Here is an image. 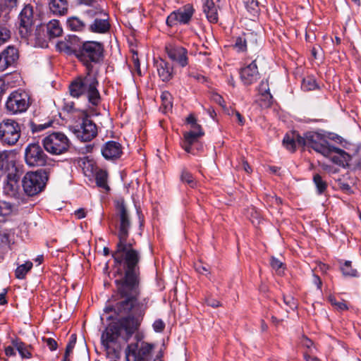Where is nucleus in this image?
I'll return each instance as SVG.
<instances>
[{"instance_id":"43","label":"nucleus","mask_w":361,"mask_h":361,"mask_svg":"<svg viewBox=\"0 0 361 361\" xmlns=\"http://www.w3.org/2000/svg\"><path fill=\"white\" fill-rule=\"evenodd\" d=\"M11 37V31L5 26L0 25V47Z\"/></svg>"},{"instance_id":"53","label":"nucleus","mask_w":361,"mask_h":361,"mask_svg":"<svg viewBox=\"0 0 361 361\" xmlns=\"http://www.w3.org/2000/svg\"><path fill=\"white\" fill-rule=\"evenodd\" d=\"M86 213L87 212L84 208H80L75 210L73 214L76 219H81L86 216Z\"/></svg>"},{"instance_id":"54","label":"nucleus","mask_w":361,"mask_h":361,"mask_svg":"<svg viewBox=\"0 0 361 361\" xmlns=\"http://www.w3.org/2000/svg\"><path fill=\"white\" fill-rule=\"evenodd\" d=\"M206 302L209 306L212 307H218L221 306V302L219 300L212 298H208L206 300Z\"/></svg>"},{"instance_id":"35","label":"nucleus","mask_w":361,"mask_h":361,"mask_svg":"<svg viewBox=\"0 0 361 361\" xmlns=\"http://www.w3.org/2000/svg\"><path fill=\"white\" fill-rule=\"evenodd\" d=\"M161 99L164 112L171 111L173 106L171 94L169 92H164L161 95Z\"/></svg>"},{"instance_id":"7","label":"nucleus","mask_w":361,"mask_h":361,"mask_svg":"<svg viewBox=\"0 0 361 361\" xmlns=\"http://www.w3.org/2000/svg\"><path fill=\"white\" fill-rule=\"evenodd\" d=\"M21 135L20 124L14 119L5 118L0 122V142L4 146H13Z\"/></svg>"},{"instance_id":"45","label":"nucleus","mask_w":361,"mask_h":361,"mask_svg":"<svg viewBox=\"0 0 361 361\" xmlns=\"http://www.w3.org/2000/svg\"><path fill=\"white\" fill-rule=\"evenodd\" d=\"M77 337L75 334H72L70 337V340L68 343L66 348V352L64 355V358L66 360L69 355L72 353L73 349L74 348L76 343Z\"/></svg>"},{"instance_id":"47","label":"nucleus","mask_w":361,"mask_h":361,"mask_svg":"<svg viewBox=\"0 0 361 361\" xmlns=\"http://www.w3.org/2000/svg\"><path fill=\"white\" fill-rule=\"evenodd\" d=\"M195 269L197 272L203 275H207L209 274V267L207 264H203L202 262H197L195 264Z\"/></svg>"},{"instance_id":"6","label":"nucleus","mask_w":361,"mask_h":361,"mask_svg":"<svg viewBox=\"0 0 361 361\" xmlns=\"http://www.w3.org/2000/svg\"><path fill=\"white\" fill-rule=\"evenodd\" d=\"M48 178V172L45 169L27 173L22 180L25 192L28 196L39 193L45 187Z\"/></svg>"},{"instance_id":"18","label":"nucleus","mask_w":361,"mask_h":361,"mask_svg":"<svg viewBox=\"0 0 361 361\" xmlns=\"http://www.w3.org/2000/svg\"><path fill=\"white\" fill-rule=\"evenodd\" d=\"M19 54L13 46H8L0 53V72L13 66L18 61Z\"/></svg>"},{"instance_id":"19","label":"nucleus","mask_w":361,"mask_h":361,"mask_svg":"<svg viewBox=\"0 0 361 361\" xmlns=\"http://www.w3.org/2000/svg\"><path fill=\"white\" fill-rule=\"evenodd\" d=\"M102 154L107 160H116L123 154L121 145L116 141H109L102 148Z\"/></svg>"},{"instance_id":"27","label":"nucleus","mask_w":361,"mask_h":361,"mask_svg":"<svg viewBox=\"0 0 361 361\" xmlns=\"http://www.w3.org/2000/svg\"><path fill=\"white\" fill-rule=\"evenodd\" d=\"M259 92L262 97V99L265 102L267 106H270L272 103L273 97L270 93L269 85L267 80H262L259 87Z\"/></svg>"},{"instance_id":"64","label":"nucleus","mask_w":361,"mask_h":361,"mask_svg":"<svg viewBox=\"0 0 361 361\" xmlns=\"http://www.w3.org/2000/svg\"><path fill=\"white\" fill-rule=\"evenodd\" d=\"M6 291L5 290L4 293H0V305H4L7 302L6 300Z\"/></svg>"},{"instance_id":"14","label":"nucleus","mask_w":361,"mask_h":361,"mask_svg":"<svg viewBox=\"0 0 361 361\" xmlns=\"http://www.w3.org/2000/svg\"><path fill=\"white\" fill-rule=\"evenodd\" d=\"M73 133L81 141L88 142L97 135V128L92 121L84 118L82 123L74 128Z\"/></svg>"},{"instance_id":"4","label":"nucleus","mask_w":361,"mask_h":361,"mask_svg":"<svg viewBox=\"0 0 361 361\" xmlns=\"http://www.w3.org/2000/svg\"><path fill=\"white\" fill-rule=\"evenodd\" d=\"M98 85L99 82L96 75L92 73V71H87L85 75L77 78L70 84L69 91L73 97L85 96L89 104L97 106L101 102Z\"/></svg>"},{"instance_id":"17","label":"nucleus","mask_w":361,"mask_h":361,"mask_svg":"<svg viewBox=\"0 0 361 361\" xmlns=\"http://www.w3.org/2000/svg\"><path fill=\"white\" fill-rule=\"evenodd\" d=\"M240 78L245 85H250L257 82L259 78V73L255 60L240 69Z\"/></svg>"},{"instance_id":"5","label":"nucleus","mask_w":361,"mask_h":361,"mask_svg":"<svg viewBox=\"0 0 361 361\" xmlns=\"http://www.w3.org/2000/svg\"><path fill=\"white\" fill-rule=\"evenodd\" d=\"M104 50V45L101 42L87 41L82 42L77 59L86 66L87 71H92V63L102 61Z\"/></svg>"},{"instance_id":"21","label":"nucleus","mask_w":361,"mask_h":361,"mask_svg":"<svg viewBox=\"0 0 361 361\" xmlns=\"http://www.w3.org/2000/svg\"><path fill=\"white\" fill-rule=\"evenodd\" d=\"M102 18H95L90 26V30L95 33H106L110 29V23L106 13H102Z\"/></svg>"},{"instance_id":"44","label":"nucleus","mask_w":361,"mask_h":361,"mask_svg":"<svg viewBox=\"0 0 361 361\" xmlns=\"http://www.w3.org/2000/svg\"><path fill=\"white\" fill-rule=\"evenodd\" d=\"M51 124H52L51 121H49V122L44 123L43 124H36L32 121L30 123V129H31L32 132L33 133H35L41 132V131L45 130L46 128L50 127L51 126Z\"/></svg>"},{"instance_id":"8","label":"nucleus","mask_w":361,"mask_h":361,"mask_svg":"<svg viewBox=\"0 0 361 361\" xmlns=\"http://www.w3.org/2000/svg\"><path fill=\"white\" fill-rule=\"evenodd\" d=\"M47 152L51 154H61L68 151L70 142L67 136L61 132H54L47 135L42 140Z\"/></svg>"},{"instance_id":"24","label":"nucleus","mask_w":361,"mask_h":361,"mask_svg":"<svg viewBox=\"0 0 361 361\" xmlns=\"http://www.w3.org/2000/svg\"><path fill=\"white\" fill-rule=\"evenodd\" d=\"M157 72L162 81H169L173 76V68L164 61L157 65Z\"/></svg>"},{"instance_id":"56","label":"nucleus","mask_w":361,"mask_h":361,"mask_svg":"<svg viewBox=\"0 0 361 361\" xmlns=\"http://www.w3.org/2000/svg\"><path fill=\"white\" fill-rule=\"evenodd\" d=\"M334 307L336 310H340V311H344V310H347L348 309V307L345 300L338 302L335 305Z\"/></svg>"},{"instance_id":"33","label":"nucleus","mask_w":361,"mask_h":361,"mask_svg":"<svg viewBox=\"0 0 361 361\" xmlns=\"http://www.w3.org/2000/svg\"><path fill=\"white\" fill-rule=\"evenodd\" d=\"M13 345H14L23 358L31 357V353L29 350V347L24 343L16 340L13 341Z\"/></svg>"},{"instance_id":"26","label":"nucleus","mask_w":361,"mask_h":361,"mask_svg":"<svg viewBox=\"0 0 361 361\" xmlns=\"http://www.w3.org/2000/svg\"><path fill=\"white\" fill-rule=\"evenodd\" d=\"M63 30L60 22L58 20H51L47 25V32L49 38L59 37Z\"/></svg>"},{"instance_id":"50","label":"nucleus","mask_w":361,"mask_h":361,"mask_svg":"<svg viewBox=\"0 0 361 361\" xmlns=\"http://www.w3.org/2000/svg\"><path fill=\"white\" fill-rule=\"evenodd\" d=\"M43 341L47 344L50 350L53 351L56 350L57 348V343L56 341L51 338H43Z\"/></svg>"},{"instance_id":"3","label":"nucleus","mask_w":361,"mask_h":361,"mask_svg":"<svg viewBox=\"0 0 361 361\" xmlns=\"http://www.w3.org/2000/svg\"><path fill=\"white\" fill-rule=\"evenodd\" d=\"M22 174V166L17 165L14 159L10 157L7 152H0V177L5 176L6 178V183L3 188L6 195L15 199L20 198V189L18 182Z\"/></svg>"},{"instance_id":"11","label":"nucleus","mask_w":361,"mask_h":361,"mask_svg":"<svg viewBox=\"0 0 361 361\" xmlns=\"http://www.w3.org/2000/svg\"><path fill=\"white\" fill-rule=\"evenodd\" d=\"M194 12L193 6L189 4H186L178 10L171 12L166 18V24L169 27H173L178 24H188Z\"/></svg>"},{"instance_id":"2","label":"nucleus","mask_w":361,"mask_h":361,"mask_svg":"<svg viewBox=\"0 0 361 361\" xmlns=\"http://www.w3.org/2000/svg\"><path fill=\"white\" fill-rule=\"evenodd\" d=\"M298 145L311 147L314 151L343 166L352 170L361 167V147H357L353 154L338 147L330 145L326 137L316 132H307L298 137Z\"/></svg>"},{"instance_id":"32","label":"nucleus","mask_w":361,"mask_h":361,"mask_svg":"<svg viewBox=\"0 0 361 361\" xmlns=\"http://www.w3.org/2000/svg\"><path fill=\"white\" fill-rule=\"evenodd\" d=\"M32 263L30 261H27L25 264L18 266L15 271L16 277L18 279H23L25 277L27 273L32 268Z\"/></svg>"},{"instance_id":"22","label":"nucleus","mask_w":361,"mask_h":361,"mask_svg":"<svg viewBox=\"0 0 361 361\" xmlns=\"http://www.w3.org/2000/svg\"><path fill=\"white\" fill-rule=\"evenodd\" d=\"M202 3V9L207 20L211 23H216L218 22V13L217 8L215 6L213 0H201Z\"/></svg>"},{"instance_id":"51","label":"nucleus","mask_w":361,"mask_h":361,"mask_svg":"<svg viewBox=\"0 0 361 361\" xmlns=\"http://www.w3.org/2000/svg\"><path fill=\"white\" fill-rule=\"evenodd\" d=\"M283 301L285 304L288 306L290 309L293 310L296 307V302L295 299L290 296H283Z\"/></svg>"},{"instance_id":"37","label":"nucleus","mask_w":361,"mask_h":361,"mask_svg":"<svg viewBox=\"0 0 361 361\" xmlns=\"http://www.w3.org/2000/svg\"><path fill=\"white\" fill-rule=\"evenodd\" d=\"M341 270L345 276L355 277L357 274V270L352 268L350 261H345L341 265Z\"/></svg>"},{"instance_id":"12","label":"nucleus","mask_w":361,"mask_h":361,"mask_svg":"<svg viewBox=\"0 0 361 361\" xmlns=\"http://www.w3.org/2000/svg\"><path fill=\"white\" fill-rule=\"evenodd\" d=\"M28 106V97L24 92H12L6 103V110L11 114L24 112Z\"/></svg>"},{"instance_id":"61","label":"nucleus","mask_w":361,"mask_h":361,"mask_svg":"<svg viewBox=\"0 0 361 361\" xmlns=\"http://www.w3.org/2000/svg\"><path fill=\"white\" fill-rule=\"evenodd\" d=\"M234 114L235 116H236L237 119H238V123L240 125V126H243L244 125V118L242 116V115L237 111H235L234 112Z\"/></svg>"},{"instance_id":"46","label":"nucleus","mask_w":361,"mask_h":361,"mask_svg":"<svg viewBox=\"0 0 361 361\" xmlns=\"http://www.w3.org/2000/svg\"><path fill=\"white\" fill-rule=\"evenodd\" d=\"M247 216L250 218L252 224L259 223L260 214L255 207L247 209Z\"/></svg>"},{"instance_id":"30","label":"nucleus","mask_w":361,"mask_h":361,"mask_svg":"<svg viewBox=\"0 0 361 361\" xmlns=\"http://www.w3.org/2000/svg\"><path fill=\"white\" fill-rule=\"evenodd\" d=\"M108 174L106 171L104 170H99L95 174V180L97 186L104 188L106 190H109V187L107 184Z\"/></svg>"},{"instance_id":"15","label":"nucleus","mask_w":361,"mask_h":361,"mask_svg":"<svg viewBox=\"0 0 361 361\" xmlns=\"http://www.w3.org/2000/svg\"><path fill=\"white\" fill-rule=\"evenodd\" d=\"M169 58L183 68L188 64V50L179 45L168 44L165 47Z\"/></svg>"},{"instance_id":"49","label":"nucleus","mask_w":361,"mask_h":361,"mask_svg":"<svg viewBox=\"0 0 361 361\" xmlns=\"http://www.w3.org/2000/svg\"><path fill=\"white\" fill-rule=\"evenodd\" d=\"M152 326L154 331L162 332L165 328V324L161 319H158L154 321Z\"/></svg>"},{"instance_id":"16","label":"nucleus","mask_w":361,"mask_h":361,"mask_svg":"<svg viewBox=\"0 0 361 361\" xmlns=\"http://www.w3.org/2000/svg\"><path fill=\"white\" fill-rule=\"evenodd\" d=\"M82 42L75 35H69L68 38L57 43L56 47L60 51L67 54H74L78 58Z\"/></svg>"},{"instance_id":"40","label":"nucleus","mask_w":361,"mask_h":361,"mask_svg":"<svg viewBox=\"0 0 361 361\" xmlns=\"http://www.w3.org/2000/svg\"><path fill=\"white\" fill-rule=\"evenodd\" d=\"M313 181L317 187V192L319 194H322L323 193L326 188H327V184L326 183V181H324L322 176L319 174H316L314 176V178H313Z\"/></svg>"},{"instance_id":"42","label":"nucleus","mask_w":361,"mask_h":361,"mask_svg":"<svg viewBox=\"0 0 361 361\" xmlns=\"http://www.w3.org/2000/svg\"><path fill=\"white\" fill-rule=\"evenodd\" d=\"M355 184L354 178L351 179L350 182H345L344 180L340 179L338 185L341 190L347 194L353 193L352 185Z\"/></svg>"},{"instance_id":"31","label":"nucleus","mask_w":361,"mask_h":361,"mask_svg":"<svg viewBox=\"0 0 361 361\" xmlns=\"http://www.w3.org/2000/svg\"><path fill=\"white\" fill-rule=\"evenodd\" d=\"M245 6L252 17H256L259 13V3L257 0H243Z\"/></svg>"},{"instance_id":"20","label":"nucleus","mask_w":361,"mask_h":361,"mask_svg":"<svg viewBox=\"0 0 361 361\" xmlns=\"http://www.w3.org/2000/svg\"><path fill=\"white\" fill-rule=\"evenodd\" d=\"M204 135L203 131L190 130L185 132L183 135V140L181 142V146L188 153H192V146L198 142L200 137Z\"/></svg>"},{"instance_id":"29","label":"nucleus","mask_w":361,"mask_h":361,"mask_svg":"<svg viewBox=\"0 0 361 361\" xmlns=\"http://www.w3.org/2000/svg\"><path fill=\"white\" fill-rule=\"evenodd\" d=\"M14 240V232L11 229H4L0 231V242L3 246H9Z\"/></svg>"},{"instance_id":"60","label":"nucleus","mask_w":361,"mask_h":361,"mask_svg":"<svg viewBox=\"0 0 361 361\" xmlns=\"http://www.w3.org/2000/svg\"><path fill=\"white\" fill-rule=\"evenodd\" d=\"M186 122L188 124H190V126H192V125H195V123H197V121L192 114H190L186 118Z\"/></svg>"},{"instance_id":"52","label":"nucleus","mask_w":361,"mask_h":361,"mask_svg":"<svg viewBox=\"0 0 361 361\" xmlns=\"http://www.w3.org/2000/svg\"><path fill=\"white\" fill-rule=\"evenodd\" d=\"M132 59L135 71H136L138 75H141L140 64L137 56L133 55Z\"/></svg>"},{"instance_id":"1","label":"nucleus","mask_w":361,"mask_h":361,"mask_svg":"<svg viewBox=\"0 0 361 361\" xmlns=\"http://www.w3.org/2000/svg\"><path fill=\"white\" fill-rule=\"evenodd\" d=\"M116 228L118 239L116 248L112 252L115 266H123L125 274L122 280H116L118 294L116 302L106 306L104 312H114L121 317L110 324L102 334L101 342L108 354L117 356L122 347L138 329L146 310L149 307V298H140L138 288L139 262L140 253L134 248L135 241L128 242L131 221L130 214L123 201L116 206Z\"/></svg>"},{"instance_id":"13","label":"nucleus","mask_w":361,"mask_h":361,"mask_svg":"<svg viewBox=\"0 0 361 361\" xmlns=\"http://www.w3.org/2000/svg\"><path fill=\"white\" fill-rule=\"evenodd\" d=\"M19 32L22 37L26 38L32 30L34 23V11L32 6L25 5L20 11L19 16Z\"/></svg>"},{"instance_id":"25","label":"nucleus","mask_w":361,"mask_h":361,"mask_svg":"<svg viewBox=\"0 0 361 361\" xmlns=\"http://www.w3.org/2000/svg\"><path fill=\"white\" fill-rule=\"evenodd\" d=\"M301 137L298 133L293 132L286 134L283 139V146L289 151L294 152L298 145V137Z\"/></svg>"},{"instance_id":"63","label":"nucleus","mask_w":361,"mask_h":361,"mask_svg":"<svg viewBox=\"0 0 361 361\" xmlns=\"http://www.w3.org/2000/svg\"><path fill=\"white\" fill-rule=\"evenodd\" d=\"M304 357L305 361H322L317 357H311L310 355H307V353L304 354Z\"/></svg>"},{"instance_id":"9","label":"nucleus","mask_w":361,"mask_h":361,"mask_svg":"<svg viewBox=\"0 0 361 361\" xmlns=\"http://www.w3.org/2000/svg\"><path fill=\"white\" fill-rule=\"evenodd\" d=\"M154 348V345L152 343L137 341L127 346L126 355L128 359L132 357L134 361H151Z\"/></svg>"},{"instance_id":"57","label":"nucleus","mask_w":361,"mask_h":361,"mask_svg":"<svg viewBox=\"0 0 361 361\" xmlns=\"http://www.w3.org/2000/svg\"><path fill=\"white\" fill-rule=\"evenodd\" d=\"M74 109V103L73 102H65L63 109L67 112H71Z\"/></svg>"},{"instance_id":"55","label":"nucleus","mask_w":361,"mask_h":361,"mask_svg":"<svg viewBox=\"0 0 361 361\" xmlns=\"http://www.w3.org/2000/svg\"><path fill=\"white\" fill-rule=\"evenodd\" d=\"M300 343L302 346L311 349L313 345V342L307 337H302L300 341Z\"/></svg>"},{"instance_id":"58","label":"nucleus","mask_w":361,"mask_h":361,"mask_svg":"<svg viewBox=\"0 0 361 361\" xmlns=\"http://www.w3.org/2000/svg\"><path fill=\"white\" fill-rule=\"evenodd\" d=\"M313 283L317 286L318 289L322 288V282L321 279L317 275H313Z\"/></svg>"},{"instance_id":"62","label":"nucleus","mask_w":361,"mask_h":361,"mask_svg":"<svg viewBox=\"0 0 361 361\" xmlns=\"http://www.w3.org/2000/svg\"><path fill=\"white\" fill-rule=\"evenodd\" d=\"M214 99L215 101L221 106H224V99L221 97V96L219 95V94H216L214 96Z\"/></svg>"},{"instance_id":"36","label":"nucleus","mask_w":361,"mask_h":361,"mask_svg":"<svg viewBox=\"0 0 361 361\" xmlns=\"http://www.w3.org/2000/svg\"><path fill=\"white\" fill-rule=\"evenodd\" d=\"M67 23L70 29L74 31H81L85 27V23L76 17L69 18Z\"/></svg>"},{"instance_id":"34","label":"nucleus","mask_w":361,"mask_h":361,"mask_svg":"<svg viewBox=\"0 0 361 361\" xmlns=\"http://www.w3.org/2000/svg\"><path fill=\"white\" fill-rule=\"evenodd\" d=\"M301 88L304 91H312L318 88L316 80L312 76H307L303 78L301 84Z\"/></svg>"},{"instance_id":"41","label":"nucleus","mask_w":361,"mask_h":361,"mask_svg":"<svg viewBox=\"0 0 361 361\" xmlns=\"http://www.w3.org/2000/svg\"><path fill=\"white\" fill-rule=\"evenodd\" d=\"M13 212V205L6 201H0V216L10 215Z\"/></svg>"},{"instance_id":"38","label":"nucleus","mask_w":361,"mask_h":361,"mask_svg":"<svg viewBox=\"0 0 361 361\" xmlns=\"http://www.w3.org/2000/svg\"><path fill=\"white\" fill-rule=\"evenodd\" d=\"M233 47L237 52L239 53L245 52L247 51L246 44L245 40H243V33L234 39Z\"/></svg>"},{"instance_id":"48","label":"nucleus","mask_w":361,"mask_h":361,"mask_svg":"<svg viewBox=\"0 0 361 361\" xmlns=\"http://www.w3.org/2000/svg\"><path fill=\"white\" fill-rule=\"evenodd\" d=\"M271 266L273 269H274L279 274H281L283 271V264L275 257H271Z\"/></svg>"},{"instance_id":"59","label":"nucleus","mask_w":361,"mask_h":361,"mask_svg":"<svg viewBox=\"0 0 361 361\" xmlns=\"http://www.w3.org/2000/svg\"><path fill=\"white\" fill-rule=\"evenodd\" d=\"M15 347L13 346H8L5 348V353L7 356H12L15 355Z\"/></svg>"},{"instance_id":"39","label":"nucleus","mask_w":361,"mask_h":361,"mask_svg":"<svg viewBox=\"0 0 361 361\" xmlns=\"http://www.w3.org/2000/svg\"><path fill=\"white\" fill-rule=\"evenodd\" d=\"M180 180L182 182L188 184L191 188H194L196 185V181L192 174L186 169L182 171Z\"/></svg>"},{"instance_id":"10","label":"nucleus","mask_w":361,"mask_h":361,"mask_svg":"<svg viewBox=\"0 0 361 361\" xmlns=\"http://www.w3.org/2000/svg\"><path fill=\"white\" fill-rule=\"evenodd\" d=\"M25 160L30 166H42L47 164V156L39 144H29L25 149Z\"/></svg>"},{"instance_id":"23","label":"nucleus","mask_w":361,"mask_h":361,"mask_svg":"<svg viewBox=\"0 0 361 361\" xmlns=\"http://www.w3.org/2000/svg\"><path fill=\"white\" fill-rule=\"evenodd\" d=\"M49 6L50 11L56 16H64L68 9L67 0H49Z\"/></svg>"},{"instance_id":"28","label":"nucleus","mask_w":361,"mask_h":361,"mask_svg":"<svg viewBox=\"0 0 361 361\" xmlns=\"http://www.w3.org/2000/svg\"><path fill=\"white\" fill-rule=\"evenodd\" d=\"M243 40L246 44V49L255 51L258 48V36L253 32H243Z\"/></svg>"}]
</instances>
